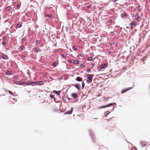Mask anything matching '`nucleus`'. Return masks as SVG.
<instances>
[{
    "label": "nucleus",
    "instance_id": "1",
    "mask_svg": "<svg viewBox=\"0 0 150 150\" xmlns=\"http://www.w3.org/2000/svg\"><path fill=\"white\" fill-rule=\"evenodd\" d=\"M93 75L88 74L87 76L86 81L87 83H90L92 82Z\"/></svg>",
    "mask_w": 150,
    "mask_h": 150
},
{
    "label": "nucleus",
    "instance_id": "32",
    "mask_svg": "<svg viewBox=\"0 0 150 150\" xmlns=\"http://www.w3.org/2000/svg\"><path fill=\"white\" fill-rule=\"evenodd\" d=\"M18 81H14V83L15 84H18V83H19V82H18Z\"/></svg>",
    "mask_w": 150,
    "mask_h": 150
},
{
    "label": "nucleus",
    "instance_id": "33",
    "mask_svg": "<svg viewBox=\"0 0 150 150\" xmlns=\"http://www.w3.org/2000/svg\"><path fill=\"white\" fill-rule=\"evenodd\" d=\"M24 47L23 46H21L20 47V48L21 49V50H23V49Z\"/></svg>",
    "mask_w": 150,
    "mask_h": 150
},
{
    "label": "nucleus",
    "instance_id": "28",
    "mask_svg": "<svg viewBox=\"0 0 150 150\" xmlns=\"http://www.w3.org/2000/svg\"><path fill=\"white\" fill-rule=\"evenodd\" d=\"M25 85H30V83H28L27 82H25Z\"/></svg>",
    "mask_w": 150,
    "mask_h": 150
},
{
    "label": "nucleus",
    "instance_id": "39",
    "mask_svg": "<svg viewBox=\"0 0 150 150\" xmlns=\"http://www.w3.org/2000/svg\"><path fill=\"white\" fill-rule=\"evenodd\" d=\"M52 17V15H49L48 16V17L50 18H51Z\"/></svg>",
    "mask_w": 150,
    "mask_h": 150
},
{
    "label": "nucleus",
    "instance_id": "19",
    "mask_svg": "<svg viewBox=\"0 0 150 150\" xmlns=\"http://www.w3.org/2000/svg\"><path fill=\"white\" fill-rule=\"evenodd\" d=\"M22 26V25L20 24V23L18 24L16 26V28H19L21 27Z\"/></svg>",
    "mask_w": 150,
    "mask_h": 150
},
{
    "label": "nucleus",
    "instance_id": "16",
    "mask_svg": "<svg viewBox=\"0 0 150 150\" xmlns=\"http://www.w3.org/2000/svg\"><path fill=\"white\" fill-rule=\"evenodd\" d=\"M53 92L57 95H59L60 94V91H54Z\"/></svg>",
    "mask_w": 150,
    "mask_h": 150
},
{
    "label": "nucleus",
    "instance_id": "9",
    "mask_svg": "<svg viewBox=\"0 0 150 150\" xmlns=\"http://www.w3.org/2000/svg\"><path fill=\"white\" fill-rule=\"evenodd\" d=\"M71 96L74 98H76L77 97V95L76 93H72L71 94Z\"/></svg>",
    "mask_w": 150,
    "mask_h": 150
},
{
    "label": "nucleus",
    "instance_id": "27",
    "mask_svg": "<svg viewBox=\"0 0 150 150\" xmlns=\"http://www.w3.org/2000/svg\"><path fill=\"white\" fill-rule=\"evenodd\" d=\"M92 60V58L91 57H89L88 58V60L89 61H91Z\"/></svg>",
    "mask_w": 150,
    "mask_h": 150
},
{
    "label": "nucleus",
    "instance_id": "3",
    "mask_svg": "<svg viewBox=\"0 0 150 150\" xmlns=\"http://www.w3.org/2000/svg\"><path fill=\"white\" fill-rule=\"evenodd\" d=\"M149 142H147L146 141H142L140 142L141 145L142 146H145L147 145Z\"/></svg>",
    "mask_w": 150,
    "mask_h": 150
},
{
    "label": "nucleus",
    "instance_id": "2",
    "mask_svg": "<svg viewBox=\"0 0 150 150\" xmlns=\"http://www.w3.org/2000/svg\"><path fill=\"white\" fill-rule=\"evenodd\" d=\"M137 25L136 23L134 21H132L130 24V29L132 30L133 29V27H135Z\"/></svg>",
    "mask_w": 150,
    "mask_h": 150
},
{
    "label": "nucleus",
    "instance_id": "34",
    "mask_svg": "<svg viewBox=\"0 0 150 150\" xmlns=\"http://www.w3.org/2000/svg\"><path fill=\"white\" fill-rule=\"evenodd\" d=\"M49 15H48V14H47L46 13L45 14V17H48V16Z\"/></svg>",
    "mask_w": 150,
    "mask_h": 150
},
{
    "label": "nucleus",
    "instance_id": "21",
    "mask_svg": "<svg viewBox=\"0 0 150 150\" xmlns=\"http://www.w3.org/2000/svg\"><path fill=\"white\" fill-rule=\"evenodd\" d=\"M3 40L4 41H6L8 42L7 39L6 37H3Z\"/></svg>",
    "mask_w": 150,
    "mask_h": 150
},
{
    "label": "nucleus",
    "instance_id": "12",
    "mask_svg": "<svg viewBox=\"0 0 150 150\" xmlns=\"http://www.w3.org/2000/svg\"><path fill=\"white\" fill-rule=\"evenodd\" d=\"M74 86L78 90H79L80 88V86L79 84H74Z\"/></svg>",
    "mask_w": 150,
    "mask_h": 150
},
{
    "label": "nucleus",
    "instance_id": "7",
    "mask_svg": "<svg viewBox=\"0 0 150 150\" xmlns=\"http://www.w3.org/2000/svg\"><path fill=\"white\" fill-rule=\"evenodd\" d=\"M132 88V87H129V88H127V89H125V90H124L123 91L122 90L121 91V93H124L127 92L128 90H129Z\"/></svg>",
    "mask_w": 150,
    "mask_h": 150
},
{
    "label": "nucleus",
    "instance_id": "30",
    "mask_svg": "<svg viewBox=\"0 0 150 150\" xmlns=\"http://www.w3.org/2000/svg\"><path fill=\"white\" fill-rule=\"evenodd\" d=\"M6 74H7L10 75L11 74V71H8L6 72Z\"/></svg>",
    "mask_w": 150,
    "mask_h": 150
},
{
    "label": "nucleus",
    "instance_id": "13",
    "mask_svg": "<svg viewBox=\"0 0 150 150\" xmlns=\"http://www.w3.org/2000/svg\"><path fill=\"white\" fill-rule=\"evenodd\" d=\"M135 17L136 19L137 20V21H140L139 20V14L138 13H137L136 15L135 16Z\"/></svg>",
    "mask_w": 150,
    "mask_h": 150
},
{
    "label": "nucleus",
    "instance_id": "46",
    "mask_svg": "<svg viewBox=\"0 0 150 150\" xmlns=\"http://www.w3.org/2000/svg\"><path fill=\"white\" fill-rule=\"evenodd\" d=\"M123 15H122V16H124V14H122Z\"/></svg>",
    "mask_w": 150,
    "mask_h": 150
},
{
    "label": "nucleus",
    "instance_id": "26",
    "mask_svg": "<svg viewBox=\"0 0 150 150\" xmlns=\"http://www.w3.org/2000/svg\"><path fill=\"white\" fill-rule=\"evenodd\" d=\"M8 92L11 95H12L13 96H14L13 95V93H12V92L10 91H8Z\"/></svg>",
    "mask_w": 150,
    "mask_h": 150
},
{
    "label": "nucleus",
    "instance_id": "25",
    "mask_svg": "<svg viewBox=\"0 0 150 150\" xmlns=\"http://www.w3.org/2000/svg\"><path fill=\"white\" fill-rule=\"evenodd\" d=\"M82 88L83 89L85 86V83L83 82L82 83Z\"/></svg>",
    "mask_w": 150,
    "mask_h": 150
},
{
    "label": "nucleus",
    "instance_id": "45",
    "mask_svg": "<svg viewBox=\"0 0 150 150\" xmlns=\"http://www.w3.org/2000/svg\"><path fill=\"white\" fill-rule=\"evenodd\" d=\"M132 150H136V149H132Z\"/></svg>",
    "mask_w": 150,
    "mask_h": 150
},
{
    "label": "nucleus",
    "instance_id": "6",
    "mask_svg": "<svg viewBox=\"0 0 150 150\" xmlns=\"http://www.w3.org/2000/svg\"><path fill=\"white\" fill-rule=\"evenodd\" d=\"M33 50L35 52L38 53V52H41V50L38 47H36L33 49Z\"/></svg>",
    "mask_w": 150,
    "mask_h": 150
},
{
    "label": "nucleus",
    "instance_id": "35",
    "mask_svg": "<svg viewBox=\"0 0 150 150\" xmlns=\"http://www.w3.org/2000/svg\"><path fill=\"white\" fill-rule=\"evenodd\" d=\"M91 7V6H90V5L88 6H87V8H88V9H89V8H90Z\"/></svg>",
    "mask_w": 150,
    "mask_h": 150
},
{
    "label": "nucleus",
    "instance_id": "38",
    "mask_svg": "<svg viewBox=\"0 0 150 150\" xmlns=\"http://www.w3.org/2000/svg\"><path fill=\"white\" fill-rule=\"evenodd\" d=\"M68 62L69 63H71L72 62L71 60V59H69L68 60Z\"/></svg>",
    "mask_w": 150,
    "mask_h": 150
},
{
    "label": "nucleus",
    "instance_id": "14",
    "mask_svg": "<svg viewBox=\"0 0 150 150\" xmlns=\"http://www.w3.org/2000/svg\"><path fill=\"white\" fill-rule=\"evenodd\" d=\"M1 57L4 59H7L8 58L7 56L4 54L2 55Z\"/></svg>",
    "mask_w": 150,
    "mask_h": 150
},
{
    "label": "nucleus",
    "instance_id": "4",
    "mask_svg": "<svg viewBox=\"0 0 150 150\" xmlns=\"http://www.w3.org/2000/svg\"><path fill=\"white\" fill-rule=\"evenodd\" d=\"M108 64L107 63H105L99 66L100 69H102L105 68L107 67Z\"/></svg>",
    "mask_w": 150,
    "mask_h": 150
},
{
    "label": "nucleus",
    "instance_id": "10",
    "mask_svg": "<svg viewBox=\"0 0 150 150\" xmlns=\"http://www.w3.org/2000/svg\"><path fill=\"white\" fill-rule=\"evenodd\" d=\"M38 84V82H32L30 83V85H37Z\"/></svg>",
    "mask_w": 150,
    "mask_h": 150
},
{
    "label": "nucleus",
    "instance_id": "29",
    "mask_svg": "<svg viewBox=\"0 0 150 150\" xmlns=\"http://www.w3.org/2000/svg\"><path fill=\"white\" fill-rule=\"evenodd\" d=\"M6 10L7 11L10 10L11 9V7L10 6L6 8Z\"/></svg>",
    "mask_w": 150,
    "mask_h": 150
},
{
    "label": "nucleus",
    "instance_id": "18",
    "mask_svg": "<svg viewBox=\"0 0 150 150\" xmlns=\"http://www.w3.org/2000/svg\"><path fill=\"white\" fill-rule=\"evenodd\" d=\"M79 62V60L77 59H75L74 60V64H78Z\"/></svg>",
    "mask_w": 150,
    "mask_h": 150
},
{
    "label": "nucleus",
    "instance_id": "5",
    "mask_svg": "<svg viewBox=\"0 0 150 150\" xmlns=\"http://www.w3.org/2000/svg\"><path fill=\"white\" fill-rule=\"evenodd\" d=\"M115 104V103H114L109 104H108L107 105L105 106H102L101 107H99V108L100 109H101V108H106L107 107H108L109 106H111L113 104Z\"/></svg>",
    "mask_w": 150,
    "mask_h": 150
},
{
    "label": "nucleus",
    "instance_id": "42",
    "mask_svg": "<svg viewBox=\"0 0 150 150\" xmlns=\"http://www.w3.org/2000/svg\"><path fill=\"white\" fill-rule=\"evenodd\" d=\"M59 51V50H55V52H58Z\"/></svg>",
    "mask_w": 150,
    "mask_h": 150
},
{
    "label": "nucleus",
    "instance_id": "31",
    "mask_svg": "<svg viewBox=\"0 0 150 150\" xmlns=\"http://www.w3.org/2000/svg\"><path fill=\"white\" fill-rule=\"evenodd\" d=\"M61 56L63 58H65L66 57V56L65 54H63L61 55Z\"/></svg>",
    "mask_w": 150,
    "mask_h": 150
},
{
    "label": "nucleus",
    "instance_id": "8",
    "mask_svg": "<svg viewBox=\"0 0 150 150\" xmlns=\"http://www.w3.org/2000/svg\"><path fill=\"white\" fill-rule=\"evenodd\" d=\"M73 110V109L72 108H71V110H68L66 112V113L67 114H71L72 112V111Z\"/></svg>",
    "mask_w": 150,
    "mask_h": 150
},
{
    "label": "nucleus",
    "instance_id": "11",
    "mask_svg": "<svg viewBox=\"0 0 150 150\" xmlns=\"http://www.w3.org/2000/svg\"><path fill=\"white\" fill-rule=\"evenodd\" d=\"M76 80L77 81H82V78H80L79 77H77L76 78Z\"/></svg>",
    "mask_w": 150,
    "mask_h": 150
},
{
    "label": "nucleus",
    "instance_id": "44",
    "mask_svg": "<svg viewBox=\"0 0 150 150\" xmlns=\"http://www.w3.org/2000/svg\"><path fill=\"white\" fill-rule=\"evenodd\" d=\"M111 44H112L111 45H113V44H114V43H112Z\"/></svg>",
    "mask_w": 150,
    "mask_h": 150
},
{
    "label": "nucleus",
    "instance_id": "43",
    "mask_svg": "<svg viewBox=\"0 0 150 150\" xmlns=\"http://www.w3.org/2000/svg\"><path fill=\"white\" fill-rule=\"evenodd\" d=\"M122 14H124V16H126V14L125 13Z\"/></svg>",
    "mask_w": 150,
    "mask_h": 150
},
{
    "label": "nucleus",
    "instance_id": "22",
    "mask_svg": "<svg viewBox=\"0 0 150 150\" xmlns=\"http://www.w3.org/2000/svg\"><path fill=\"white\" fill-rule=\"evenodd\" d=\"M52 65L54 67H56L57 65L56 62H53L52 63Z\"/></svg>",
    "mask_w": 150,
    "mask_h": 150
},
{
    "label": "nucleus",
    "instance_id": "37",
    "mask_svg": "<svg viewBox=\"0 0 150 150\" xmlns=\"http://www.w3.org/2000/svg\"><path fill=\"white\" fill-rule=\"evenodd\" d=\"M50 97L51 98H53V97H54L53 96V95H50Z\"/></svg>",
    "mask_w": 150,
    "mask_h": 150
},
{
    "label": "nucleus",
    "instance_id": "24",
    "mask_svg": "<svg viewBox=\"0 0 150 150\" xmlns=\"http://www.w3.org/2000/svg\"><path fill=\"white\" fill-rule=\"evenodd\" d=\"M40 43V41L39 40H38L36 41V44L37 45L39 44Z\"/></svg>",
    "mask_w": 150,
    "mask_h": 150
},
{
    "label": "nucleus",
    "instance_id": "17",
    "mask_svg": "<svg viewBox=\"0 0 150 150\" xmlns=\"http://www.w3.org/2000/svg\"><path fill=\"white\" fill-rule=\"evenodd\" d=\"M19 82L18 85H25V82Z\"/></svg>",
    "mask_w": 150,
    "mask_h": 150
},
{
    "label": "nucleus",
    "instance_id": "47",
    "mask_svg": "<svg viewBox=\"0 0 150 150\" xmlns=\"http://www.w3.org/2000/svg\"><path fill=\"white\" fill-rule=\"evenodd\" d=\"M1 19V17H0V20Z\"/></svg>",
    "mask_w": 150,
    "mask_h": 150
},
{
    "label": "nucleus",
    "instance_id": "41",
    "mask_svg": "<svg viewBox=\"0 0 150 150\" xmlns=\"http://www.w3.org/2000/svg\"><path fill=\"white\" fill-rule=\"evenodd\" d=\"M117 0H112V1L114 2H115Z\"/></svg>",
    "mask_w": 150,
    "mask_h": 150
},
{
    "label": "nucleus",
    "instance_id": "20",
    "mask_svg": "<svg viewBox=\"0 0 150 150\" xmlns=\"http://www.w3.org/2000/svg\"><path fill=\"white\" fill-rule=\"evenodd\" d=\"M7 42L6 41H3L2 42V44L3 45H6V43Z\"/></svg>",
    "mask_w": 150,
    "mask_h": 150
},
{
    "label": "nucleus",
    "instance_id": "15",
    "mask_svg": "<svg viewBox=\"0 0 150 150\" xmlns=\"http://www.w3.org/2000/svg\"><path fill=\"white\" fill-rule=\"evenodd\" d=\"M110 113V112L109 111H106L104 113V115L105 116H107Z\"/></svg>",
    "mask_w": 150,
    "mask_h": 150
},
{
    "label": "nucleus",
    "instance_id": "40",
    "mask_svg": "<svg viewBox=\"0 0 150 150\" xmlns=\"http://www.w3.org/2000/svg\"><path fill=\"white\" fill-rule=\"evenodd\" d=\"M20 5L19 4H18L17 5V8H19L20 7Z\"/></svg>",
    "mask_w": 150,
    "mask_h": 150
},
{
    "label": "nucleus",
    "instance_id": "36",
    "mask_svg": "<svg viewBox=\"0 0 150 150\" xmlns=\"http://www.w3.org/2000/svg\"><path fill=\"white\" fill-rule=\"evenodd\" d=\"M90 69H88L87 70V71L88 72H90Z\"/></svg>",
    "mask_w": 150,
    "mask_h": 150
},
{
    "label": "nucleus",
    "instance_id": "23",
    "mask_svg": "<svg viewBox=\"0 0 150 150\" xmlns=\"http://www.w3.org/2000/svg\"><path fill=\"white\" fill-rule=\"evenodd\" d=\"M72 49L74 50H76L77 49V47L76 46H74L72 47Z\"/></svg>",
    "mask_w": 150,
    "mask_h": 150
}]
</instances>
